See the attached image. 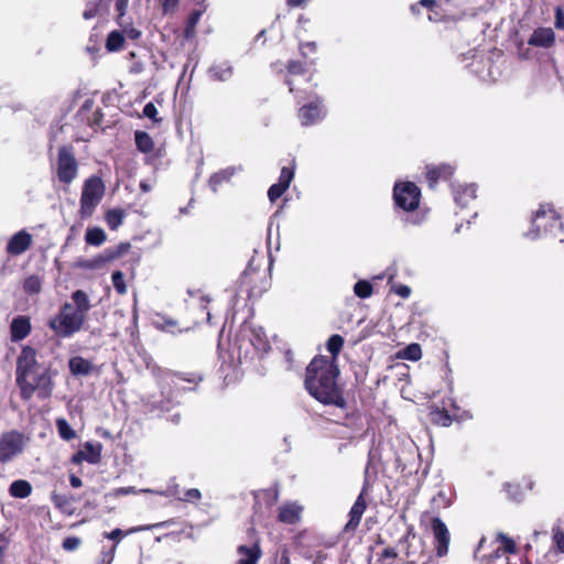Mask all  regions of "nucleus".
I'll return each instance as SVG.
<instances>
[{
	"label": "nucleus",
	"instance_id": "f257e3e1",
	"mask_svg": "<svg viewBox=\"0 0 564 564\" xmlns=\"http://www.w3.org/2000/svg\"><path fill=\"white\" fill-rule=\"evenodd\" d=\"M36 356V349L25 345L17 358L15 382L23 401H30L34 394L41 400H47L55 388L56 370L40 365Z\"/></svg>",
	"mask_w": 564,
	"mask_h": 564
},
{
	"label": "nucleus",
	"instance_id": "f03ea898",
	"mask_svg": "<svg viewBox=\"0 0 564 564\" xmlns=\"http://www.w3.org/2000/svg\"><path fill=\"white\" fill-rule=\"evenodd\" d=\"M339 368L327 356H315L305 370L304 386L308 393L325 405L347 410L344 389L338 384Z\"/></svg>",
	"mask_w": 564,
	"mask_h": 564
},
{
	"label": "nucleus",
	"instance_id": "7ed1b4c3",
	"mask_svg": "<svg viewBox=\"0 0 564 564\" xmlns=\"http://www.w3.org/2000/svg\"><path fill=\"white\" fill-rule=\"evenodd\" d=\"M563 223L561 215L555 210L552 204H540L538 210L534 213L531 221V229L529 236L533 239L553 235L556 236L557 231H562Z\"/></svg>",
	"mask_w": 564,
	"mask_h": 564
},
{
	"label": "nucleus",
	"instance_id": "20e7f679",
	"mask_svg": "<svg viewBox=\"0 0 564 564\" xmlns=\"http://www.w3.org/2000/svg\"><path fill=\"white\" fill-rule=\"evenodd\" d=\"M85 323L84 316L74 313V305L66 302L58 313L48 321V327L58 338H69L78 333Z\"/></svg>",
	"mask_w": 564,
	"mask_h": 564
},
{
	"label": "nucleus",
	"instance_id": "39448f33",
	"mask_svg": "<svg viewBox=\"0 0 564 564\" xmlns=\"http://www.w3.org/2000/svg\"><path fill=\"white\" fill-rule=\"evenodd\" d=\"M106 194V186L102 178L91 175L84 181L79 198L78 214L82 219L90 218Z\"/></svg>",
	"mask_w": 564,
	"mask_h": 564
},
{
	"label": "nucleus",
	"instance_id": "423d86ee",
	"mask_svg": "<svg viewBox=\"0 0 564 564\" xmlns=\"http://www.w3.org/2000/svg\"><path fill=\"white\" fill-rule=\"evenodd\" d=\"M270 288V278L265 270H256L249 265L238 282V293L248 300L259 299Z\"/></svg>",
	"mask_w": 564,
	"mask_h": 564
},
{
	"label": "nucleus",
	"instance_id": "0eeeda50",
	"mask_svg": "<svg viewBox=\"0 0 564 564\" xmlns=\"http://www.w3.org/2000/svg\"><path fill=\"white\" fill-rule=\"evenodd\" d=\"M78 161L72 145H62L57 151L56 176L59 183L68 186L78 175Z\"/></svg>",
	"mask_w": 564,
	"mask_h": 564
},
{
	"label": "nucleus",
	"instance_id": "6e6552de",
	"mask_svg": "<svg viewBox=\"0 0 564 564\" xmlns=\"http://www.w3.org/2000/svg\"><path fill=\"white\" fill-rule=\"evenodd\" d=\"M393 200L395 207L404 212H414L421 202L420 187L410 181L395 183L393 186Z\"/></svg>",
	"mask_w": 564,
	"mask_h": 564
},
{
	"label": "nucleus",
	"instance_id": "1a4fd4ad",
	"mask_svg": "<svg viewBox=\"0 0 564 564\" xmlns=\"http://www.w3.org/2000/svg\"><path fill=\"white\" fill-rule=\"evenodd\" d=\"M25 447L24 434L11 430L0 435V464L6 465L23 453Z\"/></svg>",
	"mask_w": 564,
	"mask_h": 564
},
{
	"label": "nucleus",
	"instance_id": "9d476101",
	"mask_svg": "<svg viewBox=\"0 0 564 564\" xmlns=\"http://www.w3.org/2000/svg\"><path fill=\"white\" fill-rule=\"evenodd\" d=\"M449 401L452 406L451 411L447 410L445 406L441 408L435 404H432L429 408L427 417L433 425L448 427L454 422L459 423L471 417V415L466 411L459 413V409L455 405V403L452 400Z\"/></svg>",
	"mask_w": 564,
	"mask_h": 564
},
{
	"label": "nucleus",
	"instance_id": "9b49d317",
	"mask_svg": "<svg viewBox=\"0 0 564 564\" xmlns=\"http://www.w3.org/2000/svg\"><path fill=\"white\" fill-rule=\"evenodd\" d=\"M497 539L499 540L500 545L489 554H481V551L487 543L486 538H481L475 551V556H480L482 560H486V564H497L499 561L507 563L508 557L506 556V553H516L517 545L512 539L508 538L503 533H499Z\"/></svg>",
	"mask_w": 564,
	"mask_h": 564
},
{
	"label": "nucleus",
	"instance_id": "f8f14e48",
	"mask_svg": "<svg viewBox=\"0 0 564 564\" xmlns=\"http://www.w3.org/2000/svg\"><path fill=\"white\" fill-rule=\"evenodd\" d=\"M323 100L316 97L314 100L303 105L297 110V118L302 126L308 127L321 122L325 117Z\"/></svg>",
	"mask_w": 564,
	"mask_h": 564
},
{
	"label": "nucleus",
	"instance_id": "ddd939ff",
	"mask_svg": "<svg viewBox=\"0 0 564 564\" xmlns=\"http://www.w3.org/2000/svg\"><path fill=\"white\" fill-rule=\"evenodd\" d=\"M431 529L434 535V547L436 555L438 557L447 555L451 534L446 524L441 518L434 517L431 521Z\"/></svg>",
	"mask_w": 564,
	"mask_h": 564
},
{
	"label": "nucleus",
	"instance_id": "4468645a",
	"mask_svg": "<svg viewBox=\"0 0 564 564\" xmlns=\"http://www.w3.org/2000/svg\"><path fill=\"white\" fill-rule=\"evenodd\" d=\"M131 249V243L128 241L120 242L115 247L107 248L102 253L95 257L93 260L83 264L84 268L94 269L104 265L108 262L117 260L126 254Z\"/></svg>",
	"mask_w": 564,
	"mask_h": 564
},
{
	"label": "nucleus",
	"instance_id": "2eb2a0df",
	"mask_svg": "<svg viewBox=\"0 0 564 564\" xmlns=\"http://www.w3.org/2000/svg\"><path fill=\"white\" fill-rule=\"evenodd\" d=\"M425 180L430 188H435L438 182L449 181L456 167L449 163L430 164L425 167Z\"/></svg>",
	"mask_w": 564,
	"mask_h": 564
},
{
	"label": "nucleus",
	"instance_id": "dca6fc26",
	"mask_svg": "<svg viewBox=\"0 0 564 564\" xmlns=\"http://www.w3.org/2000/svg\"><path fill=\"white\" fill-rule=\"evenodd\" d=\"M102 444L86 442L83 445V449L77 451L70 458V462L75 465H79L83 462H87L91 465H96L101 460Z\"/></svg>",
	"mask_w": 564,
	"mask_h": 564
},
{
	"label": "nucleus",
	"instance_id": "f3484780",
	"mask_svg": "<svg viewBox=\"0 0 564 564\" xmlns=\"http://www.w3.org/2000/svg\"><path fill=\"white\" fill-rule=\"evenodd\" d=\"M366 488H362L361 492L358 495L356 501L354 502L350 511L348 513L349 520L344 527V532L349 533L357 530L360 524L364 512L367 509L366 502Z\"/></svg>",
	"mask_w": 564,
	"mask_h": 564
},
{
	"label": "nucleus",
	"instance_id": "a211bd4d",
	"mask_svg": "<svg viewBox=\"0 0 564 564\" xmlns=\"http://www.w3.org/2000/svg\"><path fill=\"white\" fill-rule=\"evenodd\" d=\"M32 246V235L26 230L15 232L7 243V253L10 256H19L24 253Z\"/></svg>",
	"mask_w": 564,
	"mask_h": 564
},
{
	"label": "nucleus",
	"instance_id": "6ab92c4d",
	"mask_svg": "<svg viewBox=\"0 0 564 564\" xmlns=\"http://www.w3.org/2000/svg\"><path fill=\"white\" fill-rule=\"evenodd\" d=\"M32 332L31 319L25 315L15 316L10 324V338L18 343L26 338Z\"/></svg>",
	"mask_w": 564,
	"mask_h": 564
},
{
	"label": "nucleus",
	"instance_id": "aec40b11",
	"mask_svg": "<svg viewBox=\"0 0 564 564\" xmlns=\"http://www.w3.org/2000/svg\"><path fill=\"white\" fill-rule=\"evenodd\" d=\"M173 383L178 381L188 383V390H195L196 387L204 381L205 376L200 370L170 371Z\"/></svg>",
	"mask_w": 564,
	"mask_h": 564
},
{
	"label": "nucleus",
	"instance_id": "412c9836",
	"mask_svg": "<svg viewBox=\"0 0 564 564\" xmlns=\"http://www.w3.org/2000/svg\"><path fill=\"white\" fill-rule=\"evenodd\" d=\"M555 43V33L551 28H538L528 40V44L535 47L549 48Z\"/></svg>",
	"mask_w": 564,
	"mask_h": 564
},
{
	"label": "nucleus",
	"instance_id": "4be33fe9",
	"mask_svg": "<svg viewBox=\"0 0 564 564\" xmlns=\"http://www.w3.org/2000/svg\"><path fill=\"white\" fill-rule=\"evenodd\" d=\"M237 553L239 555L237 564H258L262 555L259 541H256L251 545H239Z\"/></svg>",
	"mask_w": 564,
	"mask_h": 564
},
{
	"label": "nucleus",
	"instance_id": "5701e85b",
	"mask_svg": "<svg viewBox=\"0 0 564 564\" xmlns=\"http://www.w3.org/2000/svg\"><path fill=\"white\" fill-rule=\"evenodd\" d=\"M303 508L297 503H285L279 508L278 520L285 524H296L301 520Z\"/></svg>",
	"mask_w": 564,
	"mask_h": 564
},
{
	"label": "nucleus",
	"instance_id": "b1692460",
	"mask_svg": "<svg viewBox=\"0 0 564 564\" xmlns=\"http://www.w3.org/2000/svg\"><path fill=\"white\" fill-rule=\"evenodd\" d=\"M69 372L75 377L88 376L93 371V365L82 356H74L68 360Z\"/></svg>",
	"mask_w": 564,
	"mask_h": 564
},
{
	"label": "nucleus",
	"instance_id": "393cba45",
	"mask_svg": "<svg viewBox=\"0 0 564 564\" xmlns=\"http://www.w3.org/2000/svg\"><path fill=\"white\" fill-rule=\"evenodd\" d=\"M475 198L476 187L474 185L458 186L454 189L455 203L460 207H466Z\"/></svg>",
	"mask_w": 564,
	"mask_h": 564
},
{
	"label": "nucleus",
	"instance_id": "a878e982",
	"mask_svg": "<svg viewBox=\"0 0 564 564\" xmlns=\"http://www.w3.org/2000/svg\"><path fill=\"white\" fill-rule=\"evenodd\" d=\"M72 301L75 305L74 313H77L78 316H84V319H86V314L91 307L86 292L76 290L72 294Z\"/></svg>",
	"mask_w": 564,
	"mask_h": 564
},
{
	"label": "nucleus",
	"instance_id": "bb28decb",
	"mask_svg": "<svg viewBox=\"0 0 564 564\" xmlns=\"http://www.w3.org/2000/svg\"><path fill=\"white\" fill-rule=\"evenodd\" d=\"M208 75L215 82H226L232 76V67L227 62L214 64L209 67Z\"/></svg>",
	"mask_w": 564,
	"mask_h": 564
},
{
	"label": "nucleus",
	"instance_id": "cd10ccee",
	"mask_svg": "<svg viewBox=\"0 0 564 564\" xmlns=\"http://www.w3.org/2000/svg\"><path fill=\"white\" fill-rule=\"evenodd\" d=\"M203 12L202 10H193L186 19L185 28L183 31V37L189 41L196 35V26L200 20Z\"/></svg>",
	"mask_w": 564,
	"mask_h": 564
},
{
	"label": "nucleus",
	"instance_id": "c85d7f7f",
	"mask_svg": "<svg viewBox=\"0 0 564 564\" xmlns=\"http://www.w3.org/2000/svg\"><path fill=\"white\" fill-rule=\"evenodd\" d=\"M235 174L234 169H225L220 170L213 175H210L208 180V186L213 192H217L219 186H221L224 183H227L231 180V177Z\"/></svg>",
	"mask_w": 564,
	"mask_h": 564
},
{
	"label": "nucleus",
	"instance_id": "c756f323",
	"mask_svg": "<svg viewBox=\"0 0 564 564\" xmlns=\"http://www.w3.org/2000/svg\"><path fill=\"white\" fill-rule=\"evenodd\" d=\"M126 216L122 208H111L105 213V220L110 230H117L123 224Z\"/></svg>",
	"mask_w": 564,
	"mask_h": 564
},
{
	"label": "nucleus",
	"instance_id": "7c9ffc66",
	"mask_svg": "<svg viewBox=\"0 0 564 564\" xmlns=\"http://www.w3.org/2000/svg\"><path fill=\"white\" fill-rule=\"evenodd\" d=\"M9 494L13 498L24 499L32 494V486L28 480H14L9 487Z\"/></svg>",
	"mask_w": 564,
	"mask_h": 564
},
{
	"label": "nucleus",
	"instance_id": "2f4dec72",
	"mask_svg": "<svg viewBox=\"0 0 564 564\" xmlns=\"http://www.w3.org/2000/svg\"><path fill=\"white\" fill-rule=\"evenodd\" d=\"M134 142L137 149L142 153L148 154L154 150V141L145 131L137 130L134 132Z\"/></svg>",
	"mask_w": 564,
	"mask_h": 564
},
{
	"label": "nucleus",
	"instance_id": "473e14b6",
	"mask_svg": "<svg viewBox=\"0 0 564 564\" xmlns=\"http://www.w3.org/2000/svg\"><path fill=\"white\" fill-rule=\"evenodd\" d=\"M124 43L126 37L123 32L115 30L108 34L105 47L107 52H120L121 50H123Z\"/></svg>",
	"mask_w": 564,
	"mask_h": 564
},
{
	"label": "nucleus",
	"instance_id": "72a5a7b5",
	"mask_svg": "<svg viewBox=\"0 0 564 564\" xmlns=\"http://www.w3.org/2000/svg\"><path fill=\"white\" fill-rule=\"evenodd\" d=\"M345 339L343 336L338 334L332 335L327 343L326 348L328 352L330 354V357H328V360H334V364H337V358L344 347Z\"/></svg>",
	"mask_w": 564,
	"mask_h": 564
},
{
	"label": "nucleus",
	"instance_id": "f704fd0d",
	"mask_svg": "<svg viewBox=\"0 0 564 564\" xmlns=\"http://www.w3.org/2000/svg\"><path fill=\"white\" fill-rule=\"evenodd\" d=\"M107 240V235L99 227L88 228L85 234V241L89 246H101Z\"/></svg>",
	"mask_w": 564,
	"mask_h": 564
},
{
	"label": "nucleus",
	"instance_id": "c9c22d12",
	"mask_svg": "<svg viewBox=\"0 0 564 564\" xmlns=\"http://www.w3.org/2000/svg\"><path fill=\"white\" fill-rule=\"evenodd\" d=\"M56 427L61 438L72 441L76 437V432L64 417L56 419Z\"/></svg>",
	"mask_w": 564,
	"mask_h": 564
},
{
	"label": "nucleus",
	"instance_id": "e433bc0d",
	"mask_svg": "<svg viewBox=\"0 0 564 564\" xmlns=\"http://www.w3.org/2000/svg\"><path fill=\"white\" fill-rule=\"evenodd\" d=\"M23 290L28 294H39L42 290V280L39 275H30L23 282Z\"/></svg>",
	"mask_w": 564,
	"mask_h": 564
},
{
	"label": "nucleus",
	"instance_id": "4c0bfd02",
	"mask_svg": "<svg viewBox=\"0 0 564 564\" xmlns=\"http://www.w3.org/2000/svg\"><path fill=\"white\" fill-rule=\"evenodd\" d=\"M354 292L355 294L360 299H368L373 293V286L372 284L367 280H359L354 285Z\"/></svg>",
	"mask_w": 564,
	"mask_h": 564
},
{
	"label": "nucleus",
	"instance_id": "58836bf2",
	"mask_svg": "<svg viewBox=\"0 0 564 564\" xmlns=\"http://www.w3.org/2000/svg\"><path fill=\"white\" fill-rule=\"evenodd\" d=\"M250 341L258 350L265 351L270 347L269 340L267 339L261 328L252 330V338Z\"/></svg>",
	"mask_w": 564,
	"mask_h": 564
},
{
	"label": "nucleus",
	"instance_id": "ea45409f",
	"mask_svg": "<svg viewBox=\"0 0 564 564\" xmlns=\"http://www.w3.org/2000/svg\"><path fill=\"white\" fill-rule=\"evenodd\" d=\"M138 529L135 528H131L129 529L128 531H123L119 528L117 529H113L112 531L110 532H104V538L106 539H109L111 541H113V544L112 545H116V547L118 546L119 542L124 538L127 536L128 534L130 533H133V532H137Z\"/></svg>",
	"mask_w": 564,
	"mask_h": 564
},
{
	"label": "nucleus",
	"instance_id": "a19ab883",
	"mask_svg": "<svg viewBox=\"0 0 564 564\" xmlns=\"http://www.w3.org/2000/svg\"><path fill=\"white\" fill-rule=\"evenodd\" d=\"M397 557V550L392 546H388L377 554L376 564H392L393 560H395Z\"/></svg>",
	"mask_w": 564,
	"mask_h": 564
},
{
	"label": "nucleus",
	"instance_id": "79ce46f5",
	"mask_svg": "<svg viewBox=\"0 0 564 564\" xmlns=\"http://www.w3.org/2000/svg\"><path fill=\"white\" fill-rule=\"evenodd\" d=\"M295 162L292 161L289 166H283L280 172L278 183L289 187L292 180L294 178Z\"/></svg>",
	"mask_w": 564,
	"mask_h": 564
},
{
	"label": "nucleus",
	"instance_id": "37998d69",
	"mask_svg": "<svg viewBox=\"0 0 564 564\" xmlns=\"http://www.w3.org/2000/svg\"><path fill=\"white\" fill-rule=\"evenodd\" d=\"M306 69V63L302 61L291 59L286 64V72L290 76L303 75Z\"/></svg>",
	"mask_w": 564,
	"mask_h": 564
},
{
	"label": "nucleus",
	"instance_id": "c03bdc74",
	"mask_svg": "<svg viewBox=\"0 0 564 564\" xmlns=\"http://www.w3.org/2000/svg\"><path fill=\"white\" fill-rule=\"evenodd\" d=\"M552 542L556 552L564 553V532L560 527L552 529Z\"/></svg>",
	"mask_w": 564,
	"mask_h": 564
},
{
	"label": "nucleus",
	"instance_id": "a18cd8bd",
	"mask_svg": "<svg viewBox=\"0 0 564 564\" xmlns=\"http://www.w3.org/2000/svg\"><path fill=\"white\" fill-rule=\"evenodd\" d=\"M361 420V414L359 411H351V412H346L345 413V416L341 422H337L344 426H347V427H356L358 425V423L360 422Z\"/></svg>",
	"mask_w": 564,
	"mask_h": 564
},
{
	"label": "nucleus",
	"instance_id": "49530a36",
	"mask_svg": "<svg viewBox=\"0 0 564 564\" xmlns=\"http://www.w3.org/2000/svg\"><path fill=\"white\" fill-rule=\"evenodd\" d=\"M129 6V0H116L115 2V11H116V22L118 25L123 26V17L127 13Z\"/></svg>",
	"mask_w": 564,
	"mask_h": 564
},
{
	"label": "nucleus",
	"instance_id": "de8ad7c7",
	"mask_svg": "<svg viewBox=\"0 0 564 564\" xmlns=\"http://www.w3.org/2000/svg\"><path fill=\"white\" fill-rule=\"evenodd\" d=\"M111 280H112V284H113L115 290L119 294H124L127 292V285L124 283V276H123V273L121 271L112 272Z\"/></svg>",
	"mask_w": 564,
	"mask_h": 564
},
{
	"label": "nucleus",
	"instance_id": "09e8293b",
	"mask_svg": "<svg viewBox=\"0 0 564 564\" xmlns=\"http://www.w3.org/2000/svg\"><path fill=\"white\" fill-rule=\"evenodd\" d=\"M288 188L289 187L280 183L272 184L268 189V198L271 203H274L288 191Z\"/></svg>",
	"mask_w": 564,
	"mask_h": 564
},
{
	"label": "nucleus",
	"instance_id": "8fccbe9b",
	"mask_svg": "<svg viewBox=\"0 0 564 564\" xmlns=\"http://www.w3.org/2000/svg\"><path fill=\"white\" fill-rule=\"evenodd\" d=\"M422 350L419 344H410L404 349V357L409 360L416 361L421 358Z\"/></svg>",
	"mask_w": 564,
	"mask_h": 564
},
{
	"label": "nucleus",
	"instance_id": "3c124183",
	"mask_svg": "<svg viewBox=\"0 0 564 564\" xmlns=\"http://www.w3.org/2000/svg\"><path fill=\"white\" fill-rule=\"evenodd\" d=\"M158 109L153 102H148L143 108V116L151 119L155 123H160L162 121L161 118L156 117Z\"/></svg>",
	"mask_w": 564,
	"mask_h": 564
},
{
	"label": "nucleus",
	"instance_id": "603ef678",
	"mask_svg": "<svg viewBox=\"0 0 564 564\" xmlns=\"http://www.w3.org/2000/svg\"><path fill=\"white\" fill-rule=\"evenodd\" d=\"M80 539L77 536H67L63 540L62 546L65 551L72 552L78 549Z\"/></svg>",
	"mask_w": 564,
	"mask_h": 564
},
{
	"label": "nucleus",
	"instance_id": "864d4df0",
	"mask_svg": "<svg viewBox=\"0 0 564 564\" xmlns=\"http://www.w3.org/2000/svg\"><path fill=\"white\" fill-rule=\"evenodd\" d=\"M116 545H111L110 549L108 550H102L100 552V561H99V564H111V562L113 561L115 558V554H116Z\"/></svg>",
	"mask_w": 564,
	"mask_h": 564
},
{
	"label": "nucleus",
	"instance_id": "5fc2aeb1",
	"mask_svg": "<svg viewBox=\"0 0 564 564\" xmlns=\"http://www.w3.org/2000/svg\"><path fill=\"white\" fill-rule=\"evenodd\" d=\"M505 490L512 500H518L519 496L521 495L519 485L505 484Z\"/></svg>",
	"mask_w": 564,
	"mask_h": 564
},
{
	"label": "nucleus",
	"instance_id": "6e6d98bb",
	"mask_svg": "<svg viewBox=\"0 0 564 564\" xmlns=\"http://www.w3.org/2000/svg\"><path fill=\"white\" fill-rule=\"evenodd\" d=\"M554 25L558 30H564V9L562 7L555 8Z\"/></svg>",
	"mask_w": 564,
	"mask_h": 564
},
{
	"label": "nucleus",
	"instance_id": "4d7b16f0",
	"mask_svg": "<svg viewBox=\"0 0 564 564\" xmlns=\"http://www.w3.org/2000/svg\"><path fill=\"white\" fill-rule=\"evenodd\" d=\"M202 498V494L198 489L192 488L184 492V501H198Z\"/></svg>",
	"mask_w": 564,
	"mask_h": 564
},
{
	"label": "nucleus",
	"instance_id": "13d9d810",
	"mask_svg": "<svg viewBox=\"0 0 564 564\" xmlns=\"http://www.w3.org/2000/svg\"><path fill=\"white\" fill-rule=\"evenodd\" d=\"M180 0H162L161 7L164 14L173 12L177 6Z\"/></svg>",
	"mask_w": 564,
	"mask_h": 564
},
{
	"label": "nucleus",
	"instance_id": "bf43d9fd",
	"mask_svg": "<svg viewBox=\"0 0 564 564\" xmlns=\"http://www.w3.org/2000/svg\"><path fill=\"white\" fill-rule=\"evenodd\" d=\"M393 292L399 296L406 299L411 294V289L405 284H399L392 288Z\"/></svg>",
	"mask_w": 564,
	"mask_h": 564
},
{
	"label": "nucleus",
	"instance_id": "052dcab7",
	"mask_svg": "<svg viewBox=\"0 0 564 564\" xmlns=\"http://www.w3.org/2000/svg\"><path fill=\"white\" fill-rule=\"evenodd\" d=\"M97 14H98V6L93 4L84 10L83 18L85 20H90V19L95 18Z\"/></svg>",
	"mask_w": 564,
	"mask_h": 564
},
{
	"label": "nucleus",
	"instance_id": "680f3d73",
	"mask_svg": "<svg viewBox=\"0 0 564 564\" xmlns=\"http://www.w3.org/2000/svg\"><path fill=\"white\" fill-rule=\"evenodd\" d=\"M123 34H126L130 40H138L141 36V31L130 26L123 29Z\"/></svg>",
	"mask_w": 564,
	"mask_h": 564
},
{
	"label": "nucleus",
	"instance_id": "e2e57ef3",
	"mask_svg": "<svg viewBox=\"0 0 564 564\" xmlns=\"http://www.w3.org/2000/svg\"><path fill=\"white\" fill-rule=\"evenodd\" d=\"M279 564H291L290 553L286 546H283L280 551Z\"/></svg>",
	"mask_w": 564,
	"mask_h": 564
},
{
	"label": "nucleus",
	"instance_id": "0e129e2a",
	"mask_svg": "<svg viewBox=\"0 0 564 564\" xmlns=\"http://www.w3.org/2000/svg\"><path fill=\"white\" fill-rule=\"evenodd\" d=\"M104 113L100 108H98L93 116L91 124L99 126L102 122Z\"/></svg>",
	"mask_w": 564,
	"mask_h": 564
},
{
	"label": "nucleus",
	"instance_id": "69168bd1",
	"mask_svg": "<svg viewBox=\"0 0 564 564\" xmlns=\"http://www.w3.org/2000/svg\"><path fill=\"white\" fill-rule=\"evenodd\" d=\"M69 484L73 488H79L83 486L82 479L74 474L69 476Z\"/></svg>",
	"mask_w": 564,
	"mask_h": 564
},
{
	"label": "nucleus",
	"instance_id": "338daca9",
	"mask_svg": "<svg viewBox=\"0 0 564 564\" xmlns=\"http://www.w3.org/2000/svg\"><path fill=\"white\" fill-rule=\"evenodd\" d=\"M131 491H132V488H131V487H128V488H126V487H121V488H117V489H115V491H113V496L119 497V496L128 495V494H130Z\"/></svg>",
	"mask_w": 564,
	"mask_h": 564
},
{
	"label": "nucleus",
	"instance_id": "774afa93",
	"mask_svg": "<svg viewBox=\"0 0 564 564\" xmlns=\"http://www.w3.org/2000/svg\"><path fill=\"white\" fill-rule=\"evenodd\" d=\"M308 0H286V4L291 8L303 7Z\"/></svg>",
	"mask_w": 564,
	"mask_h": 564
}]
</instances>
